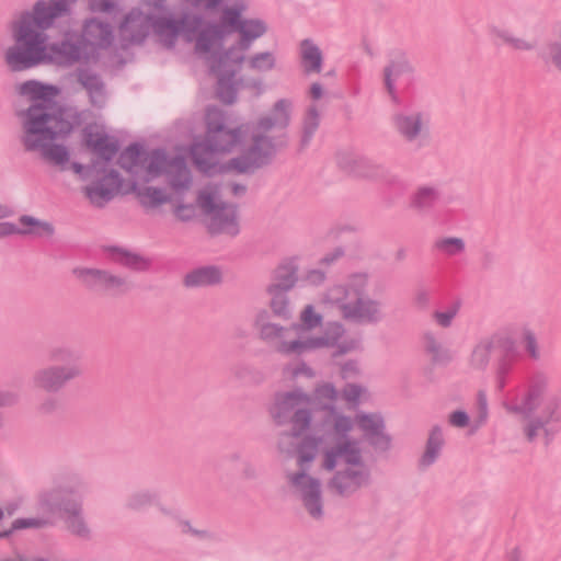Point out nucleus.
<instances>
[{"mask_svg":"<svg viewBox=\"0 0 561 561\" xmlns=\"http://www.w3.org/2000/svg\"><path fill=\"white\" fill-rule=\"evenodd\" d=\"M337 398L334 388L320 386L312 402L300 393H289L275 407L274 416L280 419L285 412L293 411V428L296 432V448L293 458L302 470L319 459V466L325 470H336L332 489L339 494H348L360 486L367 478L357 447L359 437L375 442L382 434V420L376 414H359L351 420L341 414L330 413L321 435L301 436L310 425L309 412L304 407L329 408Z\"/></svg>","mask_w":561,"mask_h":561,"instance_id":"obj_1","label":"nucleus"},{"mask_svg":"<svg viewBox=\"0 0 561 561\" xmlns=\"http://www.w3.org/2000/svg\"><path fill=\"white\" fill-rule=\"evenodd\" d=\"M19 92L31 103L22 116L23 142L27 149L41 151L50 162L72 171L82 180L95 178L93 182H98L111 173L104 167L115 156L117 142L102 125L85 123L81 129V146L70 157L65 147L50 145L51 140L73 128L71 115L60 111L55 103L58 90L28 81L19 87Z\"/></svg>","mask_w":561,"mask_h":561,"instance_id":"obj_2","label":"nucleus"},{"mask_svg":"<svg viewBox=\"0 0 561 561\" xmlns=\"http://www.w3.org/2000/svg\"><path fill=\"white\" fill-rule=\"evenodd\" d=\"M289 114L290 104L279 101L255 126L226 128L220 123L221 114L209 111L206 138L192 148L193 160L202 171H209L225 154H233L229 169L247 172L259 168L274 152L272 136L288 125Z\"/></svg>","mask_w":561,"mask_h":561,"instance_id":"obj_3","label":"nucleus"},{"mask_svg":"<svg viewBox=\"0 0 561 561\" xmlns=\"http://www.w3.org/2000/svg\"><path fill=\"white\" fill-rule=\"evenodd\" d=\"M62 9V4L58 2L38 1L31 12L21 15L13 23L14 44L4 51L5 64L11 70H24L44 61L70 65L93 55L96 47L110 44L112 33L108 26L95 20L85 24L80 47L72 46V37L67 38L61 47L48 44L47 35L43 31L60 18Z\"/></svg>","mask_w":561,"mask_h":561,"instance_id":"obj_4","label":"nucleus"},{"mask_svg":"<svg viewBox=\"0 0 561 561\" xmlns=\"http://www.w3.org/2000/svg\"><path fill=\"white\" fill-rule=\"evenodd\" d=\"M224 0H180L178 14H162L140 2L128 10L117 27L123 46L140 44L151 33L165 47H173L179 38L194 43L195 51H207L214 45L215 31H198L201 12L217 8Z\"/></svg>","mask_w":561,"mask_h":561,"instance_id":"obj_5","label":"nucleus"},{"mask_svg":"<svg viewBox=\"0 0 561 561\" xmlns=\"http://www.w3.org/2000/svg\"><path fill=\"white\" fill-rule=\"evenodd\" d=\"M215 8H213L214 10ZM201 12L198 31H215V43L207 51H196L203 57L217 80V95L225 103L233 101L236 92L234 75L239 71L247 50L252 43L265 34L267 26L259 19L244 18L237 7H227L221 11L217 24L206 23Z\"/></svg>","mask_w":561,"mask_h":561,"instance_id":"obj_6","label":"nucleus"},{"mask_svg":"<svg viewBox=\"0 0 561 561\" xmlns=\"http://www.w3.org/2000/svg\"><path fill=\"white\" fill-rule=\"evenodd\" d=\"M123 169L134 176V182L121 181L114 172L85 187V195L92 204L103 205L117 194L134 193L139 203L147 208H156L169 202V194L149 183L160 175H165L171 165L183 163L180 160L167 161L163 153L146 152L137 146L129 147L119 157Z\"/></svg>","mask_w":561,"mask_h":561,"instance_id":"obj_7","label":"nucleus"},{"mask_svg":"<svg viewBox=\"0 0 561 561\" xmlns=\"http://www.w3.org/2000/svg\"><path fill=\"white\" fill-rule=\"evenodd\" d=\"M300 324L290 328H280L275 324H262V318L256 321L260 335L273 343L280 354L300 356L306 353L333 345L339 335L340 327H334V336L318 335L314 330L320 327L322 317L312 306H306L301 311Z\"/></svg>","mask_w":561,"mask_h":561,"instance_id":"obj_8","label":"nucleus"},{"mask_svg":"<svg viewBox=\"0 0 561 561\" xmlns=\"http://www.w3.org/2000/svg\"><path fill=\"white\" fill-rule=\"evenodd\" d=\"M520 409L535 413V419L524 427L526 438L533 442L541 433L548 435L561 422V394L545 381L535 382L523 399Z\"/></svg>","mask_w":561,"mask_h":561,"instance_id":"obj_9","label":"nucleus"},{"mask_svg":"<svg viewBox=\"0 0 561 561\" xmlns=\"http://www.w3.org/2000/svg\"><path fill=\"white\" fill-rule=\"evenodd\" d=\"M366 277L352 275L343 284L329 289L325 301L336 306L345 319L370 322L380 318L381 309L377 301L366 298Z\"/></svg>","mask_w":561,"mask_h":561,"instance_id":"obj_10","label":"nucleus"},{"mask_svg":"<svg viewBox=\"0 0 561 561\" xmlns=\"http://www.w3.org/2000/svg\"><path fill=\"white\" fill-rule=\"evenodd\" d=\"M169 204L172 213L179 220H191L196 216L195 196L188 190V172L183 163L171 165Z\"/></svg>","mask_w":561,"mask_h":561,"instance_id":"obj_11","label":"nucleus"},{"mask_svg":"<svg viewBox=\"0 0 561 561\" xmlns=\"http://www.w3.org/2000/svg\"><path fill=\"white\" fill-rule=\"evenodd\" d=\"M208 227L214 232L234 234L238 232V217L233 206L221 204L214 192L204 191L198 196Z\"/></svg>","mask_w":561,"mask_h":561,"instance_id":"obj_12","label":"nucleus"},{"mask_svg":"<svg viewBox=\"0 0 561 561\" xmlns=\"http://www.w3.org/2000/svg\"><path fill=\"white\" fill-rule=\"evenodd\" d=\"M81 374L82 369L78 363L67 362L62 365H50L38 369L32 380L35 388L56 392Z\"/></svg>","mask_w":561,"mask_h":561,"instance_id":"obj_13","label":"nucleus"},{"mask_svg":"<svg viewBox=\"0 0 561 561\" xmlns=\"http://www.w3.org/2000/svg\"><path fill=\"white\" fill-rule=\"evenodd\" d=\"M493 350H499L506 356L516 355L518 345L514 333L511 331H501L490 339L483 340L476 345L471 355V363L476 367L484 366Z\"/></svg>","mask_w":561,"mask_h":561,"instance_id":"obj_14","label":"nucleus"},{"mask_svg":"<svg viewBox=\"0 0 561 561\" xmlns=\"http://www.w3.org/2000/svg\"><path fill=\"white\" fill-rule=\"evenodd\" d=\"M490 39L496 46H505L514 51H533L537 42L524 34H519L512 25L503 22H493L488 26Z\"/></svg>","mask_w":561,"mask_h":561,"instance_id":"obj_15","label":"nucleus"},{"mask_svg":"<svg viewBox=\"0 0 561 561\" xmlns=\"http://www.w3.org/2000/svg\"><path fill=\"white\" fill-rule=\"evenodd\" d=\"M288 482L304 501L306 508L312 517L321 515L319 483L304 472L288 471Z\"/></svg>","mask_w":561,"mask_h":561,"instance_id":"obj_16","label":"nucleus"},{"mask_svg":"<svg viewBox=\"0 0 561 561\" xmlns=\"http://www.w3.org/2000/svg\"><path fill=\"white\" fill-rule=\"evenodd\" d=\"M385 84L393 100L398 88H408L412 83L413 67L404 55L393 56L383 71Z\"/></svg>","mask_w":561,"mask_h":561,"instance_id":"obj_17","label":"nucleus"},{"mask_svg":"<svg viewBox=\"0 0 561 561\" xmlns=\"http://www.w3.org/2000/svg\"><path fill=\"white\" fill-rule=\"evenodd\" d=\"M393 125L396 130L409 141L427 136L428 121L420 112L399 113L393 117Z\"/></svg>","mask_w":561,"mask_h":561,"instance_id":"obj_18","label":"nucleus"},{"mask_svg":"<svg viewBox=\"0 0 561 561\" xmlns=\"http://www.w3.org/2000/svg\"><path fill=\"white\" fill-rule=\"evenodd\" d=\"M72 273L79 282L92 288H116L124 284L123 279L101 270L77 267Z\"/></svg>","mask_w":561,"mask_h":561,"instance_id":"obj_19","label":"nucleus"},{"mask_svg":"<svg viewBox=\"0 0 561 561\" xmlns=\"http://www.w3.org/2000/svg\"><path fill=\"white\" fill-rule=\"evenodd\" d=\"M53 232L49 224L39 221L33 217L23 216L20 218L19 224L2 222L0 224V237L11 234H35L47 236Z\"/></svg>","mask_w":561,"mask_h":561,"instance_id":"obj_20","label":"nucleus"},{"mask_svg":"<svg viewBox=\"0 0 561 561\" xmlns=\"http://www.w3.org/2000/svg\"><path fill=\"white\" fill-rule=\"evenodd\" d=\"M518 341L527 358L539 360L542 357V348L533 327L522 325L518 330Z\"/></svg>","mask_w":561,"mask_h":561,"instance_id":"obj_21","label":"nucleus"},{"mask_svg":"<svg viewBox=\"0 0 561 561\" xmlns=\"http://www.w3.org/2000/svg\"><path fill=\"white\" fill-rule=\"evenodd\" d=\"M300 55L305 71L320 72L322 56L319 48L312 42L308 39L301 42Z\"/></svg>","mask_w":561,"mask_h":561,"instance_id":"obj_22","label":"nucleus"},{"mask_svg":"<svg viewBox=\"0 0 561 561\" xmlns=\"http://www.w3.org/2000/svg\"><path fill=\"white\" fill-rule=\"evenodd\" d=\"M220 280V273L214 267H204L191 272L185 276L187 286H206L213 285Z\"/></svg>","mask_w":561,"mask_h":561,"instance_id":"obj_23","label":"nucleus"},{"mask_svg":"<svg viewBox=\"0 0 561 561\" xmlns=\"http://www.w3.org/2000/svg\"><path fill=\"white\" fill-rule=\"evenodd\" d=\"M437 252L446 256H457L466 251V241L460 237H442L434 243Z\"/></svg>","mask_w":561,"mask_h":561,"instance_id":"obj_24","label":"nucleus"},{"mask_svg":"<svg viewBox=\"0 0 561 561\" xmlns=\"http://www.w3.org/2000/svg\"><path fill=\"white\" fill-rule=\"evenodd\" d=\"M76 0H42V2H58L61 3L64 9L60 11V16L65 15L69 11L70 4ZM89 5L92 11L110 13L116 10V0H89Z\"/></svg>","mask_w":561,"mask_h":561,"instance_id":"obj_25","label":"nucleus"},{"mask_svg":"<svg viewBox=\"0 0 561 561\" xmlns=\"http://www.w3.org/2000/svg\"><path fill=\"white\" fill-rule=\"evenodd\" d=\"M443 443L444 439L442 431L437 427L433 428L427 440L425 453L422 457L423 465H430L436 459Z\"/></svg>","mask_w":561,"mask_h":561,"instance_id":"obj_26","label":"nucleus"},{"mask_svg":"<svg viewBox=\"0 0 561 561\" xmlns=\"http://www.w3.org/2000/svg\"><path fill=\"white\" fill-rule=\"evenodd\" d=\"M539 57L561 71V41L550 42L540 53Z\"/></svg>","mask_w":561,"mask_h":561,"instance_id":"obj_27","label":"nucleus"},{"mask_svg":"<svg viewBox=\"0 0 561 561\" xmlns=\"http://www.w3.org/2000/svg\"><path fill=\"white\" fill-rule=\"evenodd\" d=\"M291 285H293V282L289 280L286 284H284L282 286V288L279 285H275L270 288V291L274 295L271 306H272L274 312L278 316H282V317L288 316L286 301L279 295V290L288 289L289 287H291Z\"/></svg>","mask_w":561,"mask_h":561,"instance_id":"obj_28","label":"nucleus"},{"mask_svg":"<svg viewBox=\"0 0 561 561\" xmlns=\"http://www.w3.org/2000/svg\"><path fill=\"white\" fill-rule=\"evenodd\" d=\"M80 81L88 90L92 103L98 104L103 101L102 84L94 76L82 75Z\"/></svg>","mask_w":561,"mask_h":561,"instance_id":"obj_29","label":"nucleus"},{"mask_svg":"<svg viewBox=\"0 0 561 561\" xmlns=\"http://www.w3.org/2000/svg\"><path fill=\"white\" fill-rule=\"evenodd\" d=\"M275 65V58L271 53H260L249 60V66L256 71H267Z\"/></svg>","mask_w":561,"mask_h":561,"instance_id":"obj_30","label":"nucleus"},{"mask_svg":"<svg viewBox=\"0 0 561 561\" xmlns=\"http://www.w3.org/2000/svg\"><path fill=\"white\" fill-rule=\"evenodd\" d=\"M459 306L457 304L447 307L444 310L436 311L433 317L435 322L443 328H447L451 324V321L458 313Z\"/></svg>","mask_w":561,"mask_h":561,"instance_id":"obj_31","label":"nucleus"},{"mask_svg":"<svg viewBox=\"0 0 561 561\" xmlns=\"http://www.w3.org/2000/svg\"><path fill=\"white\" fill-rule=\"evenodd\" d=\"M425 347L432 354L435 360H443L449 358L448 352L432 335L425 336Z\"/></svg>","mask_w":561,"mask_h":561,"instance_id":"obj_32","label":"nucleus"},{"mask_svg":"<svg viewBox=\"0 0 561 561\" xmlns=\"http://www.w3.org/2000/svg\"><path fill=\"white\" fill-rule=\"evenodd\" d=\"M437 197V193L432 187H421L417 190L414 196V203L419 207H425L431 205Z\"/></svg>","mask_w":561,"mask_h":561,"instance_id":"obj_33","label":"nucleus"},{"mask_svg":"<svg viewBox=\"0 0 561 561\" xmlns=\"http://www.w3.org/2000/svg\"><path fill=\"white\" fill-rule=\"evenodd\" d=\"M66 519L68 523V527L76 534L82 535L85 533V527L82 520L78 517V511L76 508L68 510L65 508Z\"/></svg>","mask_w":561,"mask_h":561,"instance_id":"obj_34","label":"nucleus"},{"mask_svg":"<svg viewBox=\"0 0 561 561\" xmlns=\"http://www.w3.org/2000/svg\"><path fill=\"white\" fill-rule=\"evenodd\" d=\"M116 259L125 265L137 268H142L147 265V263L142 259L123 251H118L116 253Z\"/></svg>","mask_w":561,"mask_h":561,"instance_id":"obj_35","label":"nucleus"},{"mask_svg":"<svg viewBox=\"0 0 561 561\" xmlns=\"http://www.w3.org/2000/svg\"><path fill=\"white\" fill-rule=\"evenodd\" d=\"M364 390L356 385H348L343 391V398L348 403H356L363 396Z\"/></svg>","mask_w":561,"mask_h":561,"instance_id":"obj_36","label":"nucleus"},{"mask_svg":"<svg viewBox=\"0 0 561 561\" xmlns=\"http://www.w3.org/2000/svg\"><path fill=\"white\" fill-rule=\"evenodd\" d=\"M449 424L455 427H465L469 425V417L463 411H455L448 417Z\"/></svg>","mask_w":561,"mask_h":561,"instance_id":"obj_37","label":"nucleus"},{"mask_svg":"<svg viewBox=\"0 0 561 561\" xmlns=\"http://www.w3.org/2000/svg\"><path fill=\"white\" fill-rule=\"evenodd\" d=\"M47 522L48 520L42 519V518L16 519L13 523V528L20 529V528H28V527H42Z\"/></svg>","mask_w":561,"mask_h":561,"instance_id":"obj_38","label":"nucleus"},{"mask_svg":"<svg viewBox=\"0 0 561 561\" xmlns=\"http://www.w3.org/2000/svg\"><path fill=\"white\" fill-rule=\"evenodd\" d=\"M145 2V5H149L153 10H158L162 14H178L179 9L174 12L170 11L167 7L168 0H141Z\"/></svg>","mask_w":561,"mask_h":561,"instance_id":"obj_39","label":"nucleus"},{"mask_svg":"<svg viewBox=\"0 0 561 561\" xmlns=\"http://www.w3.org/2000/svg\"><path fill=\"white\" fill-rule=\"evenodd\" d=\"M488 409H486V399L484 396H479V414L478 417L473 421V427L477 428L480 426L486 419Z\"/></svg>","mask_w":561,"mask_h":561,"instance_id":"obj_40","label":"nucleus"},{"mask_svg":"<svg viewBox=\"0 0 561 561\" xmlns=\"http://www.w3.org/2000/svg\"><path fill=\"white\" fill-rule=\"evenodd\" d=\"M318 125V114L314 108L309 110L307 119H306V130L308 133H312Z\"/></svg>","mask_w":561,"mask_h":561,"instance_id":"obj_41","label":"nucleus"},{"mask_svg":"<svg viewBox=\"0 0 561 561\" xmlns=\"http://www.w3.org/2000/svg\"><path fill=\"white\" fill-rule=\"evenodd\" d=\"M323 280V274L319 271H311L307 275V282L311 285L318 284Z\"/></svg>","mask_w":561,"mask_h":561,"instance_id":"obj_42","label":"nucleus"},{"mask_svg":"<svg viewBox=\"0 0 561 561\" xmlns=\"http://www.w3.org/2000/svg\"><path fill=\"white\" fill-rule=\"evenodd\" d=\"M69 355H70V353L68 351L58 348V350H54L51 352V359L55 362L62 360V359L68 358Z\"/></svg>","mask_w":561,"mask_h":561,"instance_id":"obj_43","label":"nucleus"},{"mask_svg":"<svg viewBox=\"0 0 561 561\" xmlns=\"http://www.w3.org/2000/svg\"><path fill=\"white\" fill-rule=\"evenodd\" d=\"M310 94H311V96L314 100L320 99L322 96V88H321V85L318 84V83L312 84V87L310 89Z\"/></svg>","mask_w":561,"mask_h":561,"instance_id":"obj_44","label":"nucleus"},{"mask_svg":"<svg viewBox=\"0 0 561 561\" xmlns=\"http://www.w3.org/2000/svg\"><path fill=\"white\" fill-rule=\"evenodd\" d=\"M9 213L10 210L7 207L0 205V219L7 217Z\"/></svg>","mask_w":561,"mask_h":561,"instance_id":"obj_45","label":"nucleus"},{"mask_svg":"<svg viewBox=\"0 0 561 561\" xmlns=\"http://www.w3.org/2000/svg\"><path fill=\"white\" fill-rule=\"evenodd\" d=\"M511 561H523V559L520 558L519 554L516 553L512 557Z\"/></svg>","mask_w":561,"mask_h":561,"instance_id":"obj_46","label":"nucleus"},{"mask_svg":"<svg viewBox=\"0 0 561 561\" xmlns=\"http://www.w3.org/2000/svg\"><path fill=\"white\" fill-rule=\"evenodd\" d=\"M131 505H133L134 507H138V506H140L139 500H138V499H135Z\"/></svg>","mask_w":561,"mask_h":561,"instance_id":"obj_47","label":"nucleus"},{"mask_svg":"<svg viewBox=\"0 0 561 561\" xmlns=\"http://www.w3.org/2000/svg\"><path fill=\"white\" fill-rule=\"evenodd\" d=\"M4 402H5V399L2 396H0V405L4 404Z\"/></svg>","mask_w":561,"mask_h":561,"instance_id":"obj_48","label":"nucleus"},{"mask_svg":"<svg viewBox=\"0 0 561 561\" xmlns=\"http://www.w3.org/2000/svg\"><path fill=\"white\" fill-rule=\"evenodd\" d=\"M350 370L355 371L356 367L354 365L351 366Z\"/></svg>","mask_w":561,"mask_h":561,"instance_id":"obj_49","label":"nucleus"},{"mask_svg":"<svg viewBox=\"0 0 561 561\" xmlns=\"http://www.w3.org/2000/svg\"><path fill=\"white\" fill-rule=\"evenodd\" d=\"M347 370L346 368L343 369V376L346 377Z\"/></svg>","mask_w":561,"mask_h":561,"instance_id":"obj_50","label":"nucleus"},{"mask_svg":"<svg viewBox=\"0 0 561 561\" xmlns=\"http://www.w3.org/2000/svg\"><path fill=\"white\" fill-rule=\"evenodd\" d=\"M233 192H234L236 194H238V193H239V187H236V188L233 190Z\"/></svg>","mask_w":561,"mask_h":561,"instance_id":"obj_51","label":"nucleus"},{"mask_svg":"<svg viewBox=\"0 0 561 561\" xmlns=\"http://www.w3.org/2000/svg\"><path fill=\"white\" fill-rule=\"evenodd\" d=\"M7 534H8V531H3V533H0V536H4Z\"/></svg>","mask_w":561,"mask_h":561,"instance_id":"obj_52","label":"nucleus"},{"mask_svg":"<svg viewBox=\"0 0 561 561\" xmlns=\"http://www.w3.org/2000/svg\"><path fill=\"white\" fill-rule=\"evenodd\" d=\"M3 516V512L0 510V519L2 518Z\"/></svg>","mask_w":561,"mask_h":561,"instance_id":"obj_53","label":"nucleus"}]
</instances>
